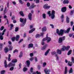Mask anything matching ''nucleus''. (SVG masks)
Segmentation results:
<instances>
[{"label":"nucleus","mask_w":74,"mask_h":74,"mask_svg":"<svg viewBox=\"0 0 74 74\" xmlns=\"http://www.w3.org/2000/svg\"><path fill=\"white\" fill-rule=\"evenodd\" d=\"M33 47V44L32 43H30L28 45V48H32Z\"/></svg>","instance_id":"5701e85b"},{"label":"nucleus","mask_w":74,"mask_h":74,"mask_svg":"<svg viewBox=\"0 0 74 74\" xmlns=\"http://www.w3.org/2000/svg\"><path fill=\"white\" fill-rule=\"evenodd\" d=\"M18 31V27H16L15 28V32H16Z\"/></svg>","instance_id":"3c124183"},{"label":"nucleus","mask_w":74,"mask_h":74,"mask_svg":"<svg viewBox=\"0 0 74 74\" xmlns=\"http://www.w3.org/2000/svg\"><path fill=\"white\" fill-rule=\"evenodd\" d=\"M36 7V5H35L34 4H32L31 5V6L30 7V8H33L34 7Z\"/></svg>","instance_id":"c85d7f7f"},{"label":"nucleus","mask_w":74,"mask_h":74,"mask_svg":"<svg viewBox=\"0 0 74 74\" xmlns=\"http://www.w3.org/2000/svg\"><path fill=\"white\" fill-rule=\"evenodd\" d=\"M64 18V15L62 14L61 16V19H63Z\"/></svg>","instance_id":"603ef678"},{"label":"nucleus","mask_w":74,"mask_h":74,"mask_svg":"<svg viewBox=\"0 0 74 74\" xmlns=\"http://www.w3.org/2000/svg\"><path fill=\"white\" fill-rule=\"evenodd\" d=\"M47 5L48 4H45V5L43 6L44 8L45 9H46Z\"/></svg>","instance_id":"e433bc0d"},{"label":"nucleus","mask_w":74,"mask_h":74,"mask_svg":"<svg viewBox=\"0 0 74 74\" xmlns=\"http://www.w3.org/2000/svg\"><path fill=\"white\" fill-rule=\"evenodd\" d=\"M14 67H11L10 69V71H12V70H14Z\"/></svg>","instance_id":"ea45409f"},{"label":"nucleus","mask_w":74,"mask_h":74,"mask_svg":"<svg viewBox=\"0 0 74 74\" xmlns=\"http://www.w3.org/2000/svg\"><path fill=\"white\" fill-rule=\"evenodd\" d=\"M12 62H10L8 65V67H12Z\"/></svg>","instance_id":"473e14b6"},{"label":"nucleus","mask_w":74,"mask_h":74,"mask_svg":"<svg viewBox=\"0 0 74 74\" xmlns=\"http://www.w3.org/2000/svg\"><path fill=\"white\" fill-rule=\"evenodd\" d=\"M19 35H17L16 37H14L12 38V41H14L15 40L16 41H18L19 38Z\"/></svg>","instance_id":"423d86ee"},{"label":"nucleus","mask_w":74,"mask_h":74,"mask_svg":"<svg viewBox=\"0 0 74 74\" xmlns=\"http://www.w3.org/2000/svg\"><path fill=\"white\" fill-rule=\"evenodd\" d=\"M5 31H6V29H4L2 32L0 33V39L1 40H3V36L4 35V32H5Z\"/></svg>","instance_id":"39448f33"},{"label":"nucleus","mask_w":74,"mask_h":74,"mask_svg":"<svg viewBox=\"0 0 74 74\" xmlns=\"http://www.w3.org/2000/svg\"><path fill=\"white\" fill-rule=\"evenodd\" d=\"M71 26H72L73 25V22L71 21Z\"/></svg>","instance_id":"680f3d73"},{"label":"nucleus","mask_w":74,"mask_h":74,"mask_svg":"<svg viewBox=\"0 0 74 74\" xmlns=\"http://www.w3.org/2000/svg\"><path fill=\"white\" fill-rule=\"evenodd\" d=\"M19 2L20 3V4H23V2H22V1L21 0H18Z\"/></svg>","instance_id":"37998d69"},{"label":"nucleus","mask_w":74,"mask_h":74,"mask_svg":"<svg viewBox=\"0 0 74 74\" xmlns=\"http://www.w3.org/2000/svg\"><path fill=\"white\" fill-rule=\"evenodd\" d=\"M36 73L37 74H41V72H38V71H36Z\"/></svg>","instance_id":"bf43d9fd"},{"label":"nucleus","mask_w":74,"mask_h":74,"mask_svg":"<svg viewBox=\"0 0 74 74\" xmlns=\"http://www.w3.org/2000/svg\"><path fill=\"white\" fill-rule=\"evenodd\" d=\"M70 29V27H69L66 30L64 29H61L60 31L58 29H57L56 30V33H57L59 36H62L64 32L65 33H69Z\"/></svg>","instance_id":"f257e3e1"},{"label":"nucleus","mask_w":74,"mask_h":74,"mask_svg":"<svg viewBox=\"0 0 74 74\" xmlns=\"http://www.w3.org/2000/svg\"><path fill=\"white\" fill-rule=\"evenodd\" d=\"M51 51V49H49L47 50L46 52L45 53V55L47 56V55H48V53H49V51Z\"/></svg>","instance_id":"f3484780"},{"label":"nucleus","mask_w":74,"mask_h":74,"mask_svg":"<svg viewBox=\"0 0 74 74\" xmlns=\"http://www.w3.org/2000/svg\"><path fill=\"white\" fill-rule=\"evenodd\" d=\"M44 34V33H40V35L39 34H37L36 36V38H39V37H40V36H42Z\"/></svg>","instance_id":"6e6552de"},{"label":"nucleus","mask_w":74,"mask_h":74,"mask_svg":"<svg viewBox=\"0 0 74 74\" xmlns=\"http://www.w3.org/2000/svg\"><path fill=\"white\" fill-rule=\"evenodd\" d=\"M33 59H34V58L33 57H31L29 59V60L30 61H32V60H33Z\"/></svg>","instance_id":"864d4df0"},{"label":"nucleus","mask_w":74,"mask_h":74,"mask_svg":"<svg viewBox=\"0 0 74 74\" xmlns=\"http://www.w3.org/2000/svg\"><path fill=\"white\" fill-rule=\"evenodd\" d=\"M23 56V52L22 51H21L20 53L19 56Z\"/></svg>","instance_id":"a18cd8bd"},{"label":"nucleus","mask_w":74,"mask_h":74,"mask_svg":"<svg viewBox=\"0 0 74 74\" xmlns=\"http://www.w3.org/2000/svg\"><path fill=\"white\" fill-rule=\"evenodd\" d=\"M62 47L60 49L61 51H64L66 50L65 49V46H62Z\"/></svg>","instance_id":"4468645a"},{"label":"nucleus","mask_w":74,"mask_h":74,"mask_svg":"<svg viewBox=\"0 0 74 74\" xmlns=\"http://www.w3.org/2000/svg\"><path fill=\"white\" fill-rule=\"evenodd\" d=\"M56 52L57 53H58V54L60 55L62 53V51L60 49V50L58 49L57 50Z\"/></svg>","instance_id":"9b49d317"},{"label":"nucleus","mask_w":74,"mask_h":74,"mask_svg":"<svg viewBox=\"0 0 74 74\" xmlns=\"http://www.w3.org/2000/svg\"><path fill=\"white\" fill-rule=\"evenodd\" d=\"M63 4H69V1L68 0H64L63 1Z\"/></svg>","instance_id":"f8f14e48"},{"label":"nucleus","mask_w":74,"mask_h":74,"mask_svg":"<svg viewBox=\"0 0 74 74\" xmlns=\"http://www.w3.org/2000/svg\"><path fill=\"white\" fill-rule=\"evenodd\" d=\"M50 6L48 5L47 4V7H46V9H49V8H50Z\"/></svg>","instance_id":"de8ad7c7"},{"label":"nucleus","mask_w":74,"mask_h":74,"mask_svg":"<svg viewBox=\"0 0 74 74\" xmlns=\"http://www.w3.org/2000/svg\"><path fill=\"white\" fill-rule=\"evenodd\" d=\"M7 7H5V10H4V12H7Z\"/></svg>","instance_id":"4d7b16f0"},{"label":"nucleus","mask_w":74,"mask_h":74,"mask_svg":"<svg viewBox=\"0 0 74 74\" xmlns=\"http://www.w3.org/2000/svg\"><path fill=\"white\" fill-rule=\"evenodd\" d=\"M12 63H16L17 62V60L16 59H14L12 60Z\"/></svg>","instance_id":"b1692460"},{"label":"nucleus","mask_w":74,"mask_h":74,"mask_svg":"<svg viewBox=\"0 0 74 74\" xmlns=\"http://www.w3.org/2000/svg\"><path fill=\"white\" fill-rule=\"evenodd\" d=\"M74 13V10H72L71 12V15H72V14Z\"/></svg>","instance_id":"052dcab7"},{"label":"nucleus","mask_w":74,"mask_h":74,"mask_svg":"<svg viewBox=\"0 0 74 74\" xmlns=\"http://www.w3.org/2000/svg\"><path fill=\"white\" fill-rule=\"evenodd\" d=\"M33 68H31L30 69V71L31 73H33Z\"/></svg>","instance_id":"c03bdc74"},{"label":"nucleus","mask_w":74,"mask_h":74,"mask_svg":"<svg viewBox=\"0 0 74 74\" xmlns=\"http://www.w3.org/2000/svg\"><path fill=\"white\" fill-rule=\"evenodd\" d=\"M56 60H59V57L58 56H56Z\"/></svg>","instance_id":"5fc2aeb1"},{"label":"nucleus","mask_w":74,"mask_h":74,"mask_svg":"<svg viewBox=\"0 0 74 74\" xmlns=\"http://www.w3.org/2000/svg\"><path fill=\"white\" fill-rule=\"evenodd\" d=\"M42 17L43 19H45L46 18V15H45V14H43L42 15Z\"/></svg>","instance_id":"2f4dec72"},{"label":"nucleus","mask_w":74,"mask_h":74,"mask_svg":"<svg viewBox=\"0 0 74 74\" xmlns=\"http://www.w3.org/2000/svg\"><path fill=\"white\" fill-rule=\"evenodd\" d=\"M19 13L21 16H24V14H23V12H22V11H20Z\"/></svg>","instance_id":"bb28decb"},{"label":"nucleus","mask_w":74,"mask_h":74,"mask_svg":"<svg viewBox=\"0 0 74 74\" xmlns=\"http://www.w3.org/2000/svg\"><path fill=\"white\" fill-rule=\"evenodd\" d=\"M23 71H26L27 70V68L24 67V68L23 69Z\"/></svg>","instance_id":"f704fd0d"},{"label":"nucleus","mask_w":74,"mask_h":74,"mask_svg":"<svg viewBox=\"0 0 74 74\" xmlns=\"http://www.w3.org/2000/svg\"><path fill=\"white\" fill-rule=\"evenodd\" d=\"M4 66L5 67V68H7V67H8V65L7 64V61L6 60H5L4 62Z\"/></svg>","instance_id":"dca6fc26"},{"label":"nucleus","mask_w":74,"mask_h":74,"mask_svg":"<svg viewBox=\"0 0 74 74\" xmlns=\"http://www.w3.org/2000/svg\"><path fill=\"white\" fill-rule=\"evenodd\" d=\"M34 54L33 53H31L29 54L30 56H33Z\"/></svg>","instance_id":"69168bd1"},{"label":"nucleus","mask_w":74,"mask_h":74,"mask_svg":"<svg viewBox=\"0 0 74 74\" xmlns=\"http://www.w3.org/2000/svg\"><path fill=\"white\" fill-rule=\"evenodd\" d=\"M22 66V64H19V69H21V66Z\"/></svg>","instance_id":"0e129e2a"},{"label":"nucleus","mask_w":74,"mask_h":74,"mask_svg":"<svg viewBox=\"0 0 74 74\" xmlns=\"http://www.w3.org/2000/svg\"><path fill=\"white\" fill-rule=\"evenodd\" d=\"M72 52V50H70L67 53V55H70V54H71V53Z\"/></svg>","instance_id":"7c9ffc66"},{"label":"nucleus","mask_w":74,"mask_h":74,"mask_svg":"<svg viewBox=\"0 0 74 74\" xmlns=\"http://www.w3.org/2000/svg\"><path fill=\"white\" fill-rule=\"evenodd\" d=\"M22 18H20V21L21 22H22V23L23 24L21 25V26H24V25H25V24L26 23V18H25L24 19Z\"/></svg>","instance_id":"20e7f679"},{"label":"nucleus","mask_w":74,"mask_h":74,"mask_svg":"<svg viewBox=\"0 0 74 74\" xmlns=\"http://www.w3.org/2000/svg\"><path fill=\"white\" fill-rule=\"evenodd\" d=\"M51 53L52 55H55L56 56H58V53H56V51H55L51 52Z\"/></svg>","instance_id":"6ab92c4d"},{"label":"nucleus","mask_w":74,"mask_h":74,"mask_svg":"<svg viewBox=\"0 0 74 74\" xmlns=\"http://www.w3.org/2000/svg\"><path fill=\"white\" fill-rule=\"evenodd\" d=\"M30 63V61L29 60L27 61V67H29V66Z\"/></svg>","instance_id":"412c9836"},{"label":"nucleus","mask_w":74,"mask_h":74,"mask_svg":"<svg viewBox=\"0 0 74 74\" xmlns=\"http://www.w3.org/2000/svg\"><path fill=\"white\" fill-rule=\"evenodd\" d=\"M50 70L47 69H44V71L45 72V73L47 74H49V72H50Z\"/></svg>","instance_id":"1a4fd4ad"},{"label":"nucleus","mask_w":74,"mask_h":74,"mask_svg":"<svg viewBox=\"0 0 74 74\" xmlns=\"http://www.w3.org/2000/svg\"><path fill=\"white\" fill-rule=\"evenodd\" d=\"M68 64L69 66H71L73 64H72V62H70V61L68 62Z\"/></svg>","instance_id":"c756f323"},{"label":"nucleus","mask_w":74,"mask_h":74,"mask_svg":"<svg viewBox=\"0 0 74 74\" xmlns=\"http://www.w3.org/2000/svg\"><path fill=\"white\" fill-rule=\"evenodd\" d=\"M36 1V3H39V0H35Z\"/></svg>","instance_id":"13d9d810"},{"label":"nucleus","mask_w":74,"mask_h":74,"mask_svg":"<svg viewBox=\"0 0 74 74\" xmlns=\"http://www.w3.org/2000/svg\"><path fill=\"white\" fill-rule=\"evenodd\" d=\"M15 64H12V67H14V66H15Z\"/></svg>","instance_id":"e2e57ef3"},{"label":"nucleus","mask_w":74,"mask_h":74,"mask_svg":"<svg viewBox=\"0 0 74 74\" xmlns=\"http://www.w3.org/2000/svg\"><path fill=\"white\" fill-rule=\"evenodd\" d=\"M32 14L31 13H29L28 15V16L29 19L30 21H32Z\"/></svg>","instance_id":"a211bd4d"},{"label":"nucleus","mask_w":74,"mask_h":74,"mask_svg":"<svg viewBox=\"0 0 74 74\" xmlns=\"http://www.w3.org/2000/svg\"><path fill=\"white\" fill-rule=\"evenodd\" d=\"M69 8L70 9H71V8H72V7L71 5H69Z\"/></svg>","instance_id":"774afa93"},{"label":"nucleus","mask_w":74,"mask_h":74,"mask_svg":"<svg viewBox=\"0 0 74 74\" xmlns=\"http://www.w3.org/2000/svg\"><path fill=\"white\" fill-rule=\"evenodd\" d=\"M73 69L72 68H71L70 70L69 71V73L71 74V73H73Z\"/></svg>","instance_id":"a878e982"},{"label":"nucleus","mask_w":74,"mask_h":74,"mask_svg":"<svg viewBox=\"0 0 74 74\" xmlns=\"http://www.w3.org/2000/svg\"><path fill=\"white\" fill-rule=\"evenodd\" d=\"M64 40H65V37H60L58 39V42L59 43H62L63 42V41H64Z\"/></svg>","instance_id":"0eeeda50"},{"label":"nucleus","mask_w":74,"mask_h":74,"mask_svg":"<svg viewBox=\"0 0 74 74\" xmlns=\"http://www.w3.org/2000/svg\"><path fill=\"white\" fill-rule=\"evenodd\" d=\"M67 73V66H65V68L64 74H66Z\"/></svg>","instance_id":"4be33fe9"},{"label":"nucleus","mask_w":74,"mask_h":74,"mask_svg":"<svg viewBox=\"0 0 74 74\" xmlns=\"http://www.w3.org/2000/svg\"><path fill=\"white\" fill-rule=\"evenodd\" d=\"M70 48V46H65V48L66 51H68V50H69Z\"/></svg>","instance_id":"2eb2a0df"},{"label":"nucleus","mask_w":74,"mask_h":74,"mask_svg":"<svg viewBox=\"0 0 74 74\" xmlns=\"http://www.w3.org/2000/svg\"><path fill=\"white\" fill-rule=\"evenodd\" d=\"M10 57H11V56H8V61H10L11 60V59L10 58Z\"/></svg>","instance_id":"8fccbe9b"},{"label":"nucleus","mask_w":74,"mask_h":74,"mask_svg":"<svg viewBox=\"0 0 74 74\" xmlns=\"http://www.w3.org/2000/svg\"><path fill=\"white\" fill-rule=\"evenodd\" d=\"M66 21L67 23H69V19H70V18H69V16H66Z\"/></svg>","instance_id":"393cba45"},{"label":"nucleus","mask_w":74,"mask_h":74,"mask_svg":"<svg viewBox=\"0 0 74 74\" xmlns=\"http://www.w3.org/2000/svg\"><path fill=\"white\" fill-rule=\"evenodd\" d=\"M4 51L5 52H8V49L7 47H5L4 49Z\"/></svg>","instance_id":"cd10ccee"},{"label":"nucleus","mask_w":74,"mask_h":74,"mask_svg":"<svg viewBox=\"0 0 74 74\" xmlns=\"http://www.w3.org/2000/svg\"><path fill=\"white\" fill-rule=\"evenodd\" d=\"M9 49L10 50H12V48H13V47L12 46H10L9 47Z\"/></svg>","instance_id":"79ce46f5"},{"label":"nucleus","mask_w":74,"mask_h":74,"mask_svg":"<svg viewBox=\"0 0 74 74\" xmlns=\"http://www.w3.org/2000/svg\"><path fill=\"white\" fill-rule=\"evenodd\" d=\"M71 60L72 63H74V57H72L71 58Z\"/></svg>","instance_id":"c9c22d12"},{"label":"nucleus","mask_w":74,"mask_h":74,"mask_svg":"<svg viewBox=\"0 0 74 74\" xmlns=\"http://www.w3.org/2000/svg\"><path fill=\"white\" fill-rule=\"evenodd\" d=\"M47 41V43L51 41V38L48 37V34L46 35V37L42 39V41Z\"/></svg>","instance_id":"7ed1b4c3"},{"label":"nucleus","mask_w":74,"mask_h":74,"mask_svg":"<svg viewBox=\"0 0 74 74\" xmlns=\"http://www.w3.org/2000/svg\"><path fill=\"white\" fill-rule=\"evenodd\" d=\"M4 28V26H2L1 27L0 29V30H3Z\"/></svg>","instance_id":"a19ab883"},{"label":"nucleus","mask_w":74,"mask_h":74,"mask_svg":"<svg viewBox=\"0 0 74 74\" xmlns=\"http://www.w3.org/2000/svg\"><path fill=\"white\" fill-rule=\"evenodd\" d=\"M46 65H47V63L46 62H45L43 63V67H45Z\"/></svg>","instance_id":"4c0bfd02"},{"label":"nucleus","mask_w":74,"mask_h":74,"mask_svg":"<svg viewBox=\"0 0 74 74\" xmlns=\"http://www.w3.org/2000/svg\"><path fill=\"white\" fill-rule=\"evenodd\" d=\"M66 7H63L61 9V11L62 12H65V11H66Z\"/></svg>","instance_id":"9d476101"},{"label":"nucleus","mask_w":74,"mask_h":74,"mask_svg":"<svg viewBox=\"0 0 74 74\" xmlns=\"http://www.w3.org/2000/svg\"><path fill=\"white\" fill-rule=\"evenodd\" d=\"M23 39H21L19 42L18 43H20V42H21L22 41H23Z\"/></svg>","instance_id":"338daca9"},{"label":"nucleus","mask_w":74,"mask_h":74,"mask_svg":"<svg viewBox=\"0 0 74 74\" xmlns=\"http://www.w3.org/2000/svg\"><path fill=\"white\" fill-rule=\"evenodd\" d=\"M27 7H29L30 5V3L29 2H28L27 4Z\"/></svg>","instance_id":"09e8293b"},{"label":"nucleus","mask_w":74,"mask_h":74,"mask_svg":"<svg viewBox=\"0 0 74 74\" xmlns=\"http://www.w3.org/2000/svg\"><path fill=\"white\" fill-rule=\"evenodd\" d=\"M15 52H18V50L17 49H15L14 50L13 52V53H14Z\"/></svg>","instance_id":"58836bf2"},{"label":"nucleus","mask_w":74,"mask_h":74,"mask_svg":"<svg viewBox=\"0 0 74 74\" xmlns=\"http://www.w3.org/2000/svg\"><path fill=\"white\" fill-rule=\"evenodd\" d=\"M5 72V71L4 70L2 71H1V74H4Z\"/></svg>","instance_id":"72a5a7b5"},{"label":"nucleus","mask_w":74,"mask_h":74,"mask_svg":"<svg viewBox=\"0 0 74 74\" xmlns=\"http://www.w3.org/2000/svg\"><path fill=\"white\" fill-rule=\"evenodd\" d=\"M3 45V44L1 43L0 44V47L1 49H0V50L2 48H3V47H2V46Z\"/></svg>","instance_id":"49530a36"},{"label":"nucleus","mask_w":74,"mask_h":74,"mask_svg":"<svg viewBox=\"0 0 74 74\" xmlns=\"http://www.w3.org/2000/svg\"><path fill=\"white\" fill-rule=\"evenodd\" d=\"M35 30H36V29L35 28H32L31 30L29 31V33H32V32H33Z\"/></svg>","instance_id":"aec40b11"},{"label":"nucleus","mask_w":74,"mask_h":74,"mask_svg":"<svg viewBox=\"0 0 74 74\" xmlns=\"http://www.w3.org/2000/svg\"><path fill=\"white\" fill-rule=\"evenodd\" d=\"M47 14L49 15V16L51 17V19H53L55 18V12L54 10H52L51 14V11H49L47 12Z\"/></svg>","instance_id":"f03ea898"},{"label":"nucleus","mask_w":74,"mask_h":74,"mask_svg":"<svg viewBox=\"0 0 74 74\" xmlns=\"http://www.w3.org/2000/svg\"><path fill=\"white\" fill-rule=\"evenodd\" d=\"M47 29V27H44L42 29V32H46Z\"/></svg>","instance_id":"ddd939ff"},{"label":"nucleus","mask_w":74,"mask_h":74,"mask_svg":"<svg viewBox=\"0 0 74 74\" xmlns=\"http://www.w3.org/2000/svg\"><path fill=\"white\" fill-rule=\"evenodd\" d=\"M35 61L36 62H37V61H38V60H37V57H35Z\"/></svg>","instance_id":"6e6d98bb"}]
</instances>
